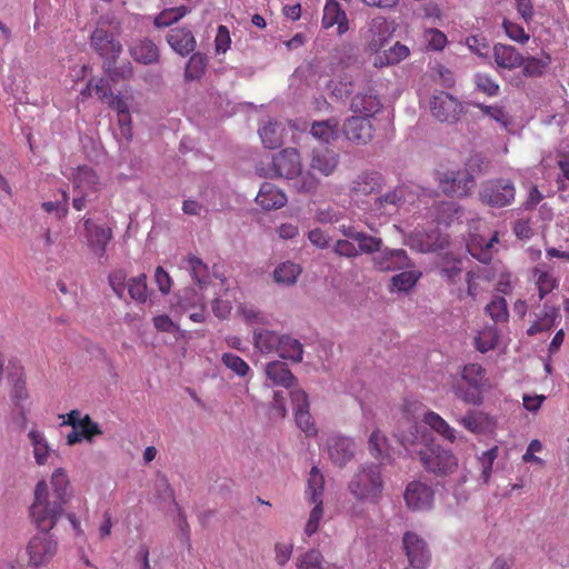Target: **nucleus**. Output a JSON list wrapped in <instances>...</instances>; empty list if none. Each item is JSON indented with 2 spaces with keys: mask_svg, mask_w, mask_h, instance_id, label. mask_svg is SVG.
<instances>
[{
  "mask_svg": "<svg viewBox=\"0 0 569 569\" xmlns=\"http://www.w3.org/2000/svg\"><path fill=\"white\" fill-rule=\"evenodd\" d=\"M310 502L313 503L315 506L311 509V511L309 513V519L305 526V533L308 537L312 536L315 532L318 531L320 521L323 517L322 501H310Z\"/></svg>",
  "mask_w": 569,
  "mask_h": 569,
  "instance_id": "nucleus-54",
  "label": "nucleus"
},
{
  "mask_svg": "<svg viewBox=\"0 0 569 569\" xmlns=\"http://www.w3.org/2000/svg\"><path fill=\"white\" fill-rule=\"evenodd\" d=\"M126 278L127 276L123 270H114L109 276V284L119 298L124 297V292L128 287Z\"/></svg>",
  "mask_w": 569,
  "mask_h": 569,
  "instance_id": "nucleus-63",
  "label": "nucleus"
},
{
  "mask_svg": "<svg viewBox=\"0 0 569 569\" xmlns=\"http://www.w3.org/2000/svg\"><path fill=\"white\" fill-rule=\"evenodd\" d=\"M90 93L94 91L96 96L102 101L106 102L109 97L112 94L111 88L109 83L104 79H99L97 81H90L87 86V89Z\"/></svg>",
  "mask_w": 569,
  "mask_h": 569,
  "instance_id": "nucleus-64",
  "label": "nucleus"
},
{
  "mask_svg": "<svg viewBox=\"0 0 569 569\" xmlns=\"http://www.w3.org/2000/svg\"><path fill=\"white\" fill-rule=\"evenodd\" d=\"M119 28L120 23L114 19L101 17L90 36V46L102 62L119 58L122 53V44L117 39Z\"/></svg>",
  "mask_w": 569,
  "mask_h": 569,
  "instance_id": "nucleus-4",
  "label": "nucleus"
},
{
  "mask_svg": "<svg viewBox=\"0 0 569 569\" xmlns=\"http://www.w3.org/2000/svg\"><path fill=\"white\" fill-rule=\"evenodd\" d=\"M421 273L412 270L400 272L391 278V291L406 292L419 280Z\"/></svg>",
  "mask_w": 569,
  "mask_h": 569,
  "instance_id": "nucleus-47",
  "label": "nucleus"
},
{
  "mask_svg": "<svg viewBox=\"0 0 569 569\" xmlns=\"http://www.w3.org/2000/svg\"><path fill=\"white\" fill-rule=\"evenodd\" d=\"M405 243L411 249L428 253L445 248L447 240L436 229L429 231L416 229L406 236Z\"/></svg>",
  "mask_w": 569,
  "mask_h": 569,
  "instance_id": "nucleus-17",
  "label": "nucleus"
},
{
  "mask_svg": "<svg viewBox=\"0 0 569 569\" xmlns=\"http://www.w3.org/2000/svg\"><path fill=\"white\" fill-rule=\"evenodd\" d=\"M78 429L84 440L92 442L96 436L102 435L100 426L94 422L89 415L83 416Z\"/></svg>",
  "mask_w": 569,
  "mask_h": 569,
  "instance_id": "nucleus-60",
  "label": "nucleus"
},
{
  "mask_svg": "<svg viewBox=\"0 0 569 569\" xmlns=\"http://www.w3.org/2000/svg\"><path fill=\"white\" fill-rule=\"evenodd\" d=\"M302 269L298 263L292 261H284L276 267L273 270V280L280 286H293L298 277L301 274Z\"/></svg>",
  "mask_w": 569,
  "mask_h": 569,
  "instance_id": "nucleus-32",
  "label": "nucleus"
},
{
  "mask_svg": "<svg viewBox=\"0 0 569 569\" xmlns=\"http://www.w3.org/2000/svg\"><path fill=\"white\" fill-rule=\"evenodd\" d=\"M70 497V481L62 468L53 471L50 487L46 481H39L34 489V501L30 508L37 527L52 529L63 515Z\"/></svg>",
  "mask_w": 569,
  "mask_h": 569,
  "instance_id": "nucleus-1",
  "label": "nucleus"
},
{
  "mask_svg": "<svg viewBox=\"0 0 569 569\" xmlns=\"http://www.w3.org/2000/svg\"><path fill=\"white\" fill-rule=\"evenodd\" d=\"M84 242L99 259L106 258L107 246L112 238L110 228L94 223L90 218L83 220Z\"/></svg>",
  "mask_w": 569,
  "mask_h": 569,
  "instance_id": "nucleus-13",
  "label": "nucleus"
},
{
  "mask_svg": "<svg viewBox=\"0 0 569 569\" xmlns=\"http://www.w3.org/2000/svg\"><path fill=\"white\" fill-rule=\"evenodd\" d=\"M167 42L170 48L181 57H186L193 52L197 46L192 31L187 28L171 29L167 34Z\"/></svg>",
  "mask_w": 569,
  "mask_h": 569,
  "instance_id": "nucleus-23",
  "label": "nucleus"
},
{
  "mask_svg": "<svg viewBox=\"0 0 569 569\" xmlns=\"http://www.w3.org/2000/svg\"><path fill=\"white\" fill-rule=\"evenodd\" d=\"M272 177L293 179L301 172V161L298 151L287 148L273 156L271 162Z\"/></svg>",
  "mask_w": 569,
  "mask_h": 569,
  "instance_id": "nucleus-16",
  "label": "nucleus"
},
{
  "mask_svg": "<svg viewBox=\"0 0 569 569\" xmlns=\"http://www.w3.org/2000/svg\"><path fill=\"white\" fill-rule=\"evenodd\" d=\"M499 340V332L495 326L486 327L475 338L477 350L485 353L496 348Z\"/></svg>",
  "mask_w": 569,
  "mask_h": 569,
  "instance_id": "nucleus-45",
  "label": "nucleus"
},
{
  "mask_svg": "<svg viewBox=\"0 0 569 569\" xmlns=\"http://www.w3.org/2000/svg\"><path fill=\"white\" fill-rule=\"evenodd\" d=\"M222 363L239 378H246L250 373L249 365L239 356L226 352L221 357Z\"/></svg>",
  "mask_w": 569,
  "mask_h": 569,
  "instance_id": "nucleus-49",
  "label": "nucleus"
},
{
  "mask_svg": "<svg viewBox=\"0 0 569 569\" xmlns=\"http://www.w3.org/2000/svg\"><path fill=\"white\" fill-rule=\"evenodd\" d=\"M417 453L425 469L436 476L447 477L458 469L457 457L440 445L425 443Z\"/></svg>",
  "mask_w": 569,
  "mask_h": 569,
  "instance_id": "nucleus-6",
  "label": "nucleus"
},
{
  "mask_svg": "<svg viewBox=\"0 0 569 569\" xmlns=\"http://www.w3.org/2000/svg\"><path fill=\"white\" fill-rule=\"evenodd\" d=\"M337 230L343 238L333 242L332 251L339 257L352 259L361 254H373L382 246L380 237L360 231L351 223H340Z\"/></svg>",
  "mask_w": 569,
  "mask_h": 569,
  "instance_id": "nucleus-3",
  "label": "nucleus"
},
{
  "mask_svg": "<svg viewBox=\"0 0 569 569\" xmlns=\"http://www.w3.org/2000/svg\"><path fill=\"white\" fill-rule=\"evenodd\" d=\"M128 292L131 299L138 302H144L148 298L146 274H140L136 278H132L128 283Z\"/></svg>",
  "mask_w": 569,
  "mask_h": 569,
  "instance_id": "nucleus-51",
  "label": "nucleus"
},
{
  "mask_svg": "<svg viewBox=\"0 0 569 569\" xmlns=\"http://www.w3.org/2000/svg\"><path fill=\"white\" fill-rule=\"evenodd\" d=\"M372 118L353 114L348 117L342 124V133L346 139L356 146H366L373 139Z\"/></svg>",
  "mask_w": 569,
  "mask_h": 569,
  "instance_id": "nucleus-12",
  "label": "nucleus"
},
{
  "mask_svg": "<svg viewBox=\"0 0 569 569\" xmlns=\"http://www.w3.org/2000/svg\"><path fill=\"white\" fill-rule=\"evenodd\" d=\"M325 479L317 467L309 473L306 496L309 501H322Z\"/></svg>",
  "mask_w": 569,
  "mask_h": 569,
  "instance_id": "nucleus-44",
  "label": "nucleus"
},
{
  "mask_svg": "<svg viewBox=\"0 0 569 569\" xmlns=\"http://www.w3.org/2000/svg\"><path fill=\"white\" fill-rule=\"evenodd\" d=\"M486 313L496 322H506L509 317L508 305L503 297H495L486 307Z\"/></svg>",
  "mask_w": 569,
  "mask_h": 569,
  "instance_id": "nucleus-48",
  "label": "nucleus"
},
{
  "mask_svg": "<svg viewBox=\"0 0 569 569\" xmlns=\"http://www.w3.org/2000/svg\"><path fill=\"white\" fill-rule=\"evenodd\" d=\"M383 489L382 468L376 462L360 465L348 483L349 492L362 502L378 503Z\"/></svg>",
  "mask_w": 569,
  "mask_h": 569,
  "instance_id": "nucleus-2",
  "label": "nucleus"
},
{
  "mask_svg": "<svg viewBox=\"0 0 569 569\" xmlns=\"http://www.w3.org/2000/svg\"><path fill=\"white\" fill-rule=\"evenodd\" d=\"M423 422L450 442L456 440V430L451 428L438 413L433 411L426 412L423 416Z\"/></svg>",
  "mask_w": 569,
  "mask_h": 569,
  "instance_id": "nucleus-39",
  "label": "nucleus"
},
{
  "mask_svg": "<svg viewBox=\"0 0 569 569\" xmlns=\"http://www.w3.org/2000/svg\"><path fill=\"white\" fill-rule=\"evenodd\" d=\"M381 108L380 99L371 87L358 91L350 101V111L358 116L373 118Z\"/></svg>",
  "mask_w": 569,
  "mask_h": 569,
  "instance_id": "nucleus-20",
  "label": "nucleus"
},
{
  "mask_svg": "<svg viewBox=\"0 0 569 569\" xmlns=\"http://www.w3.org/2000/svg\"><path fill=\"white\" fill-rule=\"evenodd\" d=\"M256 202L263 210H276L287 203L286 194L270 182H263L256 197Z\"/></svg>",
  "mask_w": 569,
  "mask_h": 569,
  "instance_id": "nucleus-25",
  "label": "nucleus"
},
{
  "mask_svg": "<svg viewBox=\"0 0 569 569\" xmlns=\"http://www.w3.org/2000/svg\"><path fill=\"white\" fill-rule=\"evenodd\" d=\"M323 557L318 550H310L298 559L299 569H325Z\"/></svg>",
  "mask_w": 569,
  "mask_h": 569,
  "instance_id": "nucleus-58",
  "label": "nucleus"
},
{
  "mask_svg": "<svg viewBox=\"0 0 569 569\" xmlns=\"http://www.w3.org/2000/svg\"><path fill=\"white\" fill-rule=\"evenodd\" d=\"M338 162V154L332 149L321 147L312 150L310 168L323 176H330L336 170Z\"/></svg>",
  "mask_w": 569,
  "mask_h": 569,
  "instance_id": "nucleus-26",
  "label": "nucleus"
},
{
  "mask_svg": "<svg viewBox=\"0 0 569 569\" xmlns=\"http://www.w3.org/2000/svg\"><path fill=\"white\" fill-rule=\"evenodd\" d=\"M368 443L369 452L375 459H383L387 456V438L379 430L371 432Z\"/></svg>",
  "mask_w": 569,
  "mask_h": 569,
  "instance_id": "nucleus-50",
  "label": "nucleus"
},
{
  "mask_svg": "<svg viewBox=\"0 0 569 569\" xmlns=\"http://www.w3.org/2000/svg\"><path fill=\"white\" fill-rule=\"evenodd\" d=\"M425 39L428 43V48L440 51L447 44L446 34L438 29H429L425 32Z\"/></svg>",
  "mask_w": 569,
  "mask_h": 569,
  "instance_id": "nucleus-62",
  "label": "nucleus"
},
{
  "mask_svg": "<svg viewBox=\"0 0 569 569\" xmlns=\"http://www.w3.org/2000/svg\"><path fill=\"white\" fill-rule=\"evenodd\" d=\"M73 186V192H83L94 197L100 189L97 173L88 166H79L69 177Z\"/></svg>",
  "mask_w": 569,
  "mask_h": 569,
  "instance_id": "nucleus-22",
  "label": "nucleus"
},
{
  "mask_svg": "<svg viewBox=\"0 0 569 569\" xmlns=\"http://www.w3.org/2000/svg\"><path fill=\"white\" fill-rule=\"evenodd\" d=\"M42 208L47 212H56L59 219L64 218L69 211V194L66 190H61V199L56 201H46Z\"/></svg>",
  "mask_w": 569,
  "mask_h": 569,
  "instance_id": "nucleus-55",
  "label": "nucleus"
},
{
  "mask_svg": "<svg viewBox=\"0 0 569 569\" xmlns=\"http://www.w3.org/2000/svg\"><path fill=\"white\" fill-rule=\"evenodd\" d=\"M372 266L380 272L406 270L413 267L412 261L403 249L383 248L375 250Z\"/></svg>",
  "mask_w": 569,
  "mask_h": 569,
  "instance_id": "nucleus-11",
  "label": "nucleus"
},
{
  "mask_svg": "<svg viewBox=\"0 0 569 569\" xmlns=\"http://www.w3.org/2000/svg\"><path fill=\"white\" fill-rule=\"evenodd\" d=\"M187 268L194 282L202 289L210 282L208 266L198 257L189 256L186 259Z\"/></svg>",
  "mask_w": 569,
  "mask_h": 569,
  "instance_id": "nucleus-38",
  "label": "nucleus"
},
{
  "mask_svg": "<svg viewBox=\"0 0 569 569\" xmlns=\"http://www.w3.org/2000/svg\"><path fill=\"white\" fill-rule=\"evenodd\" d=\"M106 103H108L110 108L118 112L119 123L121 126L128 124L130 122L128 104L121 97L114 96L112 93Z\"/></svg>",
  "mask_w": 569,
  "mask_h": 569,
  "instance_id": "nucleus-59",
  "label": "nucleus"
},
{
  "mask_svg": "<svg viewBox=\"0 0 569 569\" xmlns=\"http://www.w3.org/2000/svg\"><path fill=\"white\" fill-rule=\"evenodd\" d=\"M339 121L336 118H330L323 121L313 122L311 127V134L322 141L330 142L338 136Z\"/></svg>",
  "mask_w": 569,
  "mask_h": 569,
  "instance_id": "nucleus-36",
  "label": "nucleus"
},
{
  "mask_svg": "<svg viewBox=\"0 0 569 569\" xmlns=\"http://www.w3.org/2000/svg\"><path fill=\"white\" fill-rule=\"evenodd\" d=\"M502 27L505 29L506 34L511 40L519 43H525L529 40V34L518 23L505 19L502 22Z\"/></svg>",
  "mask_w": 569,
  "mask_h": 569,
  "instance_id": "nucleus-61",
  "label": "nucleus"
},
{
  "mask_svg": "<svg viewBox=\"0 0 569 569\" xmlns=\"http://www.w3.org/2000/svg\"><path fill=\"white\" fill-rule=\"evenodd\" d=\"M385 184L383 177L376 171H365L358 174L350 184V197L362 201L366 197L378 194Z\"/></svg>",
  "mask_w": 569,
  "mask_h": 569,
  "instance_id": "nucleus-15",
  "label": "nucleus"
},
{
  "mask_svg": "<svg viewBox=\"0 0 569 569\" xmlns=\"http://www.w3.org/2000/svg\"><path fill=\"white\" fill-rule=\"evenodd\" d=\"M280 340L281 336H278L274 331L267 329H254L253 331L254 347L262 353L277 351Z\"/></svg>",
  "mask_w": 569,
  "mask_h": 569,
  "instance_id": "nucleus-33",
  "label": "nucleus"
},
{
  "mask_svg": "<svg viewBox=\"0 0 569 569\" xmlns=\"http://www.w3.org/2000/svg\"><path fill=\"white\" fill-rule=\"evenodd\" d=\"M516 198V187L510 179L496 178L483 181L478 191L479 201L491 208L510 206Z\"/></svg>",
  "mask_w": 569,
  "mask_h": 569,
  "instance_id": "nucleus-8",
  "label": "nucleus"
},
{
  "mask_svg": "<svg viewBox=\"0 0 569 569\" xmlns=\"http://www.w3.org/2000/svg\"><path fill=\"white\" fill-rule=\"evenodd\" d=\"M338 26V33L343 34L349 29L348 18L337 0H327L323 8L322 26L326 29Z\"/></svg>",
  "mask_w": 569,
  "mask_h": 569,
  "instance_id": "nucleus-27",
  "label": "nucleus"
},
{
  "mask_svg": "<svg viewBox=\"0 0 569 569\" xmlns=\"http://www.w3.org/2000/svg\"><path fill=\"white\" fill-rule=\"evenodd\" d=\"M462 269V261L460 259L446 256L441 260L439 273L448 283L455 284L460 279Z\"/></svg>",
  "mask_w": 569,
  "mask_h": 569,
  "instance_id": "nucleus-40",
  "label": "nucleus"
},
{
  "mask_svg": "<svg viewBox=\"0 0 569 569\" xmlns=\"http://www.w3.org/2000/svg\"><path fill=\"white\" fill-rule=\"evenodd\" d=\"M467 47L477 56L483 59L489 58V42L481 34H473L466 39Z\"/></svg>",
  "mask_w": 569,
  "mask_h": 569,
  "instance_id": "nucleus-57",
  "label": "nucleus"
},
{
  "mask_svg": "<svg viewBox=\"0 0 569 569\" xmlns=\"http://www.w3.org/2000/svg\"><path fill=\"white\" fill-rule=\"evenodd\" d=\"M430 111L439 122L457 123L463 112L458 98L446 91H437L430 99Z\"/></svg>",
  "mask_w": 569,
  "mask_h": 569,
  "instance_id": "nucleus-9",
  "label": "nucleus"
},
{
  "mask_svg": "<svg viewBox=\"0 0 569 569\" xmlns=\"http://www.w3.org/2000/svg\"><path fill=\"white\" fill-rule=\"evenodd\" d=\"M266 376L273 385L291 388L296 385V377L291 373L288 366L279 360L266 365Z\"/></svg>",
  "mask_w": 569,
  "mask_h": 569,
  "instance_id": "nucleus-29",
  "label": "nucleus"
},
{
  "mask_svg": "<svg viewBox=\"0 0 569 569\" xmlns=\"http://www.w3.org/2000/svg\"><path fill=\"white\" fill-rule=\"evenodd\" d=\"M472 107L479 109L482 116L488 117L499 123L502 128H508L511 123L510 117L505 108L499 104H485L481 102H471Z\"/></svg>",
  "mask_w": 569,
  "mask_h": 569,
  "instance_id": "nucleus-42",
  "label": "nucleus"
},
{
  "mask_svg": "<svg viewBox=\"0 0 569 569\" xmlns=\"http://www.w3.org/2000/svg\"><path fill=\"white\" fill-rule=\"evenodd\" d=\"M492 56L497 69L515 70L523 63V56L512 46L496 43Z\"/></svg>",
  "mask_w": 569,
  "mask_h": 569,
  "instance_id": "nucleus-24",
  "label": "nucleus"
},
{
  "mask_svg": "<svg viewBox=\"0 0 569 569\" xmlns=\"http://www.w3.org/2000/svg\"><path fill=\"white\" fill-rule=\"evenodd\" d=\"M358 49L351 43H343L333 54V59L339 61L343 68L352 66L357 61Z\"/></svg>",
  "mask_w": 569,
  "mask_h": 569,
  "instance_id": "nucleus-53",
  "label": "nucleus"
},
{
  "mask_svg": "<svg viewBox=\"0 0 569 569\" xmlns=\"http://www.w3.org/2000/svg\"><path fill=\"white\" fill-rule=\"evenodd\" d=\"M50 530L39 529L28 543L29 562L34 567L47 563L57 552V541Z\"/></svg>",
  "mask_w": 569,
  "mask_h": 569,
  "instance_id": "nucleus-10",
  "label": "nucleus"
},
{
  "mask_svg": "<svg viewBox=\"0 0 569 569\" xmlns=\"http://www.w3.org/2000/svg\"><path fill=\"white\" fill-rule=\"evenodd\" d=\"M403 548L409 563L415 569H426L431 560L427 542L416 532L407 531L402 538Z\"/></svg>",
  "mask_w": 569,
  "mask_h": 569,
  "instance_id": "nucleus-14",
  "label": "nucleus"
},
{
  "mask_svg": "<svg viewBox=\"0 0 569 569\" xmlns=\"http://www.w3.org/2000/svg\"><path fill=\"white\" fill-rule=\"evenodd\" d=\"M459 421L467 430L478 433L483 430L486 418L480 411H469Z\"/></svg>",
  "mask_w": 569,
  "mask_h": 569,
  "instance_id": "nucleus-56",
  "label": "nucleus"
},
{
  "mask_svg": "<svg viewBox=\"0 0 569 569\" xmlns=\"http://www.w3.org/2000/svg\"><path fill=\"white\" fill-rule=\"evenodd\" d=\"M461 379L469 388L457 385L455 387L456 396L469 405L478 406L482 403V392L489 386L486 370L478 363L466 365L461 372Z\"/></svg>",
  "mask_w": 569,
  "mask_h": 569,
  "instance_id": "nucleus-7",
  "label": "nucleus"
},
{
  "mask_svg": "<svg viewBox=\"0 0 569 569\" xmlns=\"http://www.w3.org/2000/svg\"><path fill=\"white\" fill-rule=\"evenodd\" d=\"M327 450L333 465L345 467L355 457V442L347 437L333 436L328 440Z\"/></svg>",
  "mask_w": 569,
  "mask_h": 569,
  "instance_id": "nucleus-21",
  "label": "nucleus"
},
{
  "mask_svg": "<svg viewBox=\"0 0 569 569\" xmlns=\"http://www.w3.org/2000/svg\"><path fill=\"white\" fill-rule=\"evenodd\" d=\"M482 158L471 157L466 169L447 170L439 174L438 184L441 191L448 197L465 198L472 193L476 179L472 173L475 167L480 168Z\"/></svg>",
  "mask_w": 569,
  "mask_h": 569,
  "instance_id": "nucleus-5",
  "label": "nucleus"
},
{
  "mask_svg": "<svg viewBox=\"0 0 569 569\" xmlns=\"http://www.w3.org/2000/svg\"><path fill=\"white\" fill-rule=\"evenodd\" d=\"M405 202V193L401 188H396L383 196L375 198L371 211L378 214L390 213Z\"/></svg>",
  "mask_w": 569,
  "mask_h": 569,
  "instance_id": "nucleus-30",
  "label": "nucleus"
},
{
  "mask_svg": "<svg viewBox=\"0 0 569 569\" xmlns=\"http://www.w3.org/2000/svg\"><path fill=\"white\" fill-rule=\"evenodd\" d=\"M277 352L282 359L300 362L302 360L303 348L299 340L289 336H281Z\"/></svg>",
  "mask_w": 569,
  "mask_h": 569,
  "instance_id": "nucleus-35",
  "label": "nucleus"
},
{
  "mask_svg": "<svg viewBox=\"0 0 569 569\" xmlns=\"http://www.w3.org/2000/svg\"><path fill=\"white\" fill-rule=\"evenodd\" d=\"M28 438L33 448V457L36 462L40 466L48 461L51 452V448L44 437V435L37 429H31L28 433Z\"/></svg>",
  "mask_w": 569,
  "mask_h": 569,
  "instance_id": "nucleus-34",
  "label": "nucleus"
},
{
  "mask_svg": "<svg viewBox=\"0 0 569 569\" xmlns=\"http://www.w3.org/2000/svg\"><path fill=\"white\" fill-rule=\"evenodd\" d=\"M532 276L536 279L537 287L553 290L558 286V280L552 276L546 264H538L532 269Z\"/></svg>",
  "mask_w": 569,
  "mask_h": 569,
  "instance_id": "nucleus-52",
  "label": "nucleus"
},
{
  "mask_svg": "<svg viewBox=\"0 0 569 569\" xmlns=\"http://www.w3.org/2000/svg\"><path fill=\"white\" fill-rule=\"evenodd\" d=\"M551 59L549 54H542L541 57H523L522 73L525 77H540L545 73L549 67Z\"/></svg>",
  "mask_w": 569,
  "mask_h": 569,
  "instance_id": "nucleus-43",
  "label": "nucleus"
},
{
  "mask_svg": "<svg viewBox=\"0 0 569 569\" xmlns=\"http://www.w3.org/2000/svg\"><path fill=\"white\" fill-rule=\"evenodd\" d=\"M208 59L201 52H194L189 58L184 68V78L187 81L199 80L206 72Z\"/></svg>",
  "mask_w": 569,
  "mask_h": 569,
  "instance_id": "nucleus-41",
  "label": "nucleus"
},
{
  "mask_svg": "<svg viewBox=\"0 0 569 569\" xmlns=\"http://www.w3.org/2000/svg\"><path fill=\"white\" fill-rule=\"evenodd\" d=\"M473 84L476 89L488 97H497L500 93L499 83L486 72H477L473 76Z\"/></svg>",
  "mask_w": 569,
  "mask_h": 569,
  "instance_id": "nucleus-46",
  "label": "nucleus"
},
{
  "mask_svg": "<svg viewBox=\"0 0 569 569\" xmlns=\"http://www.w3.org/2000/svg\"><path fill=\"white\" fill-rule=\"evenodd\" d=\"M259 136L266 148L277 149L283 143V127L280 122L269 120L259 129Z\"/></svg>",
  "mask_w": 569,
  "mask_h": 569,
  "instance_id": "nucleus-31",
  "label": "nucleus"
},
{
  "mask_svg": "<svg viewBox=\"0 0 569 569\" xmlns=\"http://www.w3.org/2000/svg\"><path fill=\"white\" fill-rule=\"evenodd\" d=\"M132 59L142 64H151L158 61L159 50L149 39H139L129 46Z\"/></svg>",
  "mask_w": 569,
  "mask_h": 569,
  "instance_id": "nucleus-28",
  "label": "nucleus"
},
{
  "mask_svg": "<svg viewBox=\"0 0 569 569\" xmlns=\"http://www.w3.org/2000/svg\"><path fill=\"white\" fill-rule=\"evenodd\" d=\"M290 396L295 409L297 426L307 436L316 435L317 429L309 412V401L307 393L301 389H293L290 391Z\"/></svg>",
  "mask_w": 569,
  "mask_h": 569,
  "instance_id": "nucleus-19",
  "label": "nucleus"
},
{
  "mask_svg": "<svg viewBox=\"0 0 569 569\" xmlns=\"http://www.w3.org/2000/svg\"><path fill=\"white\" fill-rule=\"evenodd\" d=\"M119 58H112L102 62V68L111 81L119 82L128 80L133 76V68L130 62H123L117 66Z\"/></svg>",
  "mask_w": 569,
  "mask_h": 569,
  "instance_id": "nucleus-37",
  "label": "nucleus"
},
{
  "mask_svg": "<svg viewBox=\"0 0 569 569\" xmlns=\"http://www.w3.org/2000/svg\"><path fill=\"white\" fill-rule=\"evenodd\" d=\"M433 489L421 481H411L405 490V501L408 508L416 511L428 510L432 507Z\"/></svg>",
  "mask_w": 569,
  "mask_h": 569,
  "instance_id": "nucleus-18",
  "label": "nucleus"
}]
</instances>
